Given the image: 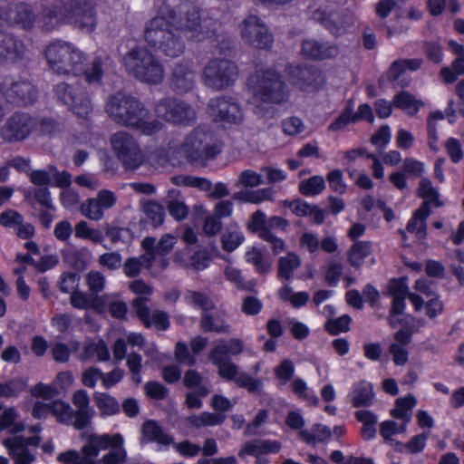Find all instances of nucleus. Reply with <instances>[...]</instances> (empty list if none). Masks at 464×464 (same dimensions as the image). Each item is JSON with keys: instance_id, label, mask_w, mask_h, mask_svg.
<instances>
[{"instance_id": "2", "label": "nucleus", "mask_w": 464, "mask_h": 464, "mask_svg": "<svg viewBox=\"0 0 464 464\" xmlns=\"http://www.w3.org/2000/svg\"><path fill=\"white\" fill-rule=\"evenodd\" d=\"M44 54L50 68L58 74H83L90 83L101 79V61L95 60L90 69H85L83 53L69 43L53 42L46 46Z\"/></svg>"}, {"instance_id": "14", "label": "nucleus", "mask_w": 464, "mask_h": 464, "mask_svg": "<svg viewBox=\"0 0 464 464\" xmlns=\"http://www.w3.org/2000/svg\"><path fill=\"white\" fill-rule=\"evenodd\" d=\"M242 39L256 48H267L273 37L265 23L256 15H248L239 25Z\"/></svg>"}, {"instance_id": "38", "label": "nucleus", "mask_w": 464, "mask_h": 464, "mask_svg": "<svg viewBox=\"0 0 464 464\" xmlns=\"http://www.w3.org/2000/svg\"><path fill=\"white\" fill-rule=\"evenodd\" d=\"M392 105L408 115L412 116L419 111L423 102L408 92H401L393 97Z\"/></svg>"}, {"instance_id": "58", "label": "nucleus", "mask_w": 464, "mask_h": 464, "mask_svg": "<svg viewBox=\"0 0 464 464\" xmlns=\"http://www.w3.org/2000/svg\"><path fill=\"white\" fill-rule=\"evenodd\" d=\"M420 195L425 199L423 204H426L429 208L430 205L433 207L441 206L442 203L440 200V195L435 188H433L431 182L429 179H421L419 188Z\"/></svg>"}, {"instance_id": "27", "label": "nucleus", "mask_w": 464, "mask_h": 464, "mask_svg": "<svg viewBox=\"0 0 464 464\" xmlns=\"http://www.w3.org/2000/svg\"><path fill=\"white\" fill-rule=\"evenodd\" d=\"M315 20L320 21L332 34L341 35L351 28L354 24L352 15L345 14L339 16L336 14H329L324 11H317L314 13Z\"/></svg>"}, {"instance_id": "62", "label": "nucleus", "mask_w": 464, "mask_h": 464, "mask_svg": "<svg viewBox=\"0 0 464 464\" xmlns=\"http://www.w3.org/2000/svg\"><path fill=\"white\" fill-rule=\"evenodd\" d=\"M30 392L34 397L49 400L58 395L59 390L53 382L50 384L39 382L31 388Z\"/></svg>"}, {"instance_id": "26", "label": "nucleus", "mask_w": 464, "mask_h": 464, "mask_svg": "<svg viewBox=\"0 0 464 464\" xmlns=\"http://www.w3.org/2000/svg\"><path fill=\"white\" fill-rule=\"evenodd\" d=\"M289 81L304 91H312L321 84V75L308 68L291 66L288 69Z\"/></svg>"}, {"instance_id": "15", "label": "nucleus", "mask_w": 464, "mask_h": 464, "mask_svg": "<svg viewBox=\"0 0 464 464\" xmlns=\"http://www.w3.org/2000/svg\"><path fill=\"white\" fill-rule=\"evenodd\" d=\"M208 113L215 121L224 124H239L243 120V113L238 104L227 98L210 100Z\"/></svg>"}, {"instance_id": "9", "label": "nucleus", "mask_w": 464, "mask_h": 464, "mask_svg": "<svg viewBox=\"0 0 464 464\" xmlns=\"http://www.w3.org/2000/svg\"><path fill=\"white\" fill-rule=\"evenodd\" d=\"M175 244L176 238L170 235H164L157 244L154 237H146L142 240L141 246L145 251L142 259L153 276L166 268L168 261L164 256Z\"/></svg>"}, {"instance_id": "28", "label": "nucleus", "mask_w": 464, "mask_h": 464, "mask_svg": "<svg viewBox=\"0 0 464 464\" xmlns=\"http://www.w3.org/2000/svg\"><path fill=\"white\" fill-rule=\"evenodd\" d=\"M409 299L416 312H420L424 309L426 316L430 319L436 318L443 312V303L436 294L425 298L417 294L411 293Z\"/></svg>"}, {"instance_id": "37", "label": "nucleus", "mask_w": 464, "mask_h": 464, "mask_svg": "<svg viewBox=\"0 0 464 464\" xmlns=\"http://www.w3.org/2000/svg\"><path fill=\"white\" fill-rule=\"evenodd\" d=\"M417 401L412 395H407L403 398H398L394 408L391 411V415L408 424L411 420V411L415 407Z\"/></svg>"}, {"instance_id": "11", "label": "nucleus", "mask_w": 464, "mask_h": 464, "mask_svg": "<svg viewBox=\"0 0 464 464\" xmlns=\"http://www.w3.org/2000/svg\"><path fill=\"white\" fill-rule=\"evenodd\" d=\"M113 151L129 169H136L142 164L144 156L137 141L126 131H118L111 138Z\"/></svg>"}, {"instance_id": "39", "label": "nucleus", "mask_w": 464, "mask_h": 464, "mask_svg": "<svg viewBox=\"0 0 464 464\" xmlns=\"http://www.w3.org/2000/svg\"><path fill=\"white\" fill-rule=\"evenodd\" d=\"M299 436L307 444L315 446L327 441L332 437V430L324 424H314L310 430H301Z\"/></svg>"}, {"instance_id": "46", "label": "nucleus", "mask_w": 464, "mask_h": 464, "mask_svg": "<svg viewBox=\"0 0 464 464\" xmlns=\"http://www.w3.org/2000/svg\"><path fill=\"white\" fill-rule=\"evenodd\" d=\"M245 240V237L237 224H230L221 236L222 246L226 251L237 249Z\"/></svg>"}, {"instance_id": "5", "label": "nucleus", "mask_w": 464, "mask_h": 464, "mask_svg": "<svg viewBox=\"0 0 464 464\" xmlns=\"http://www.w3.org/2000/svg\"><path fill=\"white\" fill-rule=\"evenodd\" d=\"M82 440L85 441L82 448L83 456H81L76 450H68L58 455L57 459L62 464H96V458L100 451L108 447L116 448L124 443L123 437L119 434H103L84 432L81 435Z\"/></svg>"}, {"instance_id": "1", "label": "nucleus", "mask_w": 464, "mask_h": 464, "mask_svg": "<svg viewBox=\"0 0 464 464\" xmlns=\"http://www.w3.org/2000/svg\"><path fill=\"white\" fill-rule=\"evenodd\" d=\"M175 4L176 0H168L160 6L158 14L148 23L144 33L148 44L169 57L179 56L184 50V44L179 40V35L175 34L174 30L180 31L187 38L194 41H202L210 34L208 30H202L203 25L198 23V10L188 3L180 6V12H186L187 17L176 21L170 10ZM208 24V22L204 21V27Z\"/></svg>"}, {"instance_id": "40", "label": "nucleus", "mask_w": 464, "mask_h": 464, "mask_svg": "<svg viewBox=\"0 0 464 464\" xmlns=\"http://www.w3.org/2000/svg\"><path fill=\"white\" fill-rule=\"evenodd\" d=\"M422 60L420 58L395 61L390 67L388 76L392 81H399L408 72H415L420 68Z\"/></svg>"}, {"instance_id": "48", "label": "nucleus", "mask_w": 464, "mask_h": 464, "mask_svg": "<svg viewBox=\"0 0 464 464\" xmlns=\"http://www.w3.org/2000/svg\"><path fill=\"white\" fill-rule=\"evenodd\" d=\"M301 265L300 257L295 253H288L285 256H282L278 263V277L281 279L290 280L295 269Z\"/></svg>"}, {"instance_id": "4", "label": "nucleus", "mask_w": 464, "mask_h": 464, "mask_svg": "<svg viewBox=\"0 0 464 464\" xmlns=\"http://www.w3.org/2000/svg\"><path fill=\"white\" fill-rule=\"evenodd\" d=\"M38 23L47 31L61 23H74L87 31H92L95 26L93 3L91 0H73L70 7L46 9Z\"/></svg>"}, {"instance_id": "25", "label": "nucleus", "mask_w": 464, "mask_h": 464, "mask_svg": "<svg viewBox=\"0 0 464 464\" xmlns=\"http://www.w3.org/2000/svg\"><path fill=\"white\" fill-rule=\"evenodd\" d=\"M389 294L392 296V315L390 324L394 327L397 323L396 315L401 314L405 309V298L411 295L405 279H393L389 284Z\"/></svg>"}, {"instance_id": "17", "label": "nucleus", "mask_w": 464, "mask_h": 464, "mask_svg": "<svg viewBox=\"0 0 464 464\" xmlns=\"http://www.w3.org/2000/svg\"><path fill=\"white\" fill-rule=\"evenodd\" d=\"M117 201L115 194L107 189L100 190L96 198L85 200L80 207L81 213L87 218L98 221L102 218L104 211L111 208Z\"/></svg>"}, {"instance_id": "45", "label": "nucleus", "mask_w": 464, "mask_h": 464, "mask_svg": "<svg viewBox=\"0 0 464 464\" xmlns=\"http://www.w3.org/2000/svg\"><path fill=\"white\" fill-rule=\"evenodd\" d=\"M18 413L14 407H5L0 402V430L12 428L14 433L24 430V425L21 422L16 423Z\"/></svg>"}, {"instance_id": "59", "label": "nucleus", "mask_w": 464, "mask_h": 464, "mask_svg": "<svg viewBox=\"0 0 464 464\" xmlns=\"http://www.w3.org/2000/svg\"><path fill=\"white\" fill-rule=\"evenodd\" d=\"M22 53V44L14 37L7 34H0V55L12 57Z\"/></svg>"}, {"instance_id": "30", "label": "nucleus", "mask_w": 464, "mask_h": 464, "mask_svg": "<svg viewBox=\"0 0 464 464\" xmlns=\"http://www.w3.org/2000/svg\"><path fill=\"white\" fill-rule=\"evenodd\" d=\"M408 424L395 420H384L380 424V434L386 443L398 451H401L403 444L393 439V436L402 434L407 431Z\"/></svg>"}, {"instance_id": "51", "label": "nucleus", "mask_w": 464, "mask_h": 464, "mask_svg": "<svg viewBox=\"0 0 464 464\" xmlns=\"http://www.w3.org/2000/svg\"><path fill=\"white\" fill-rule=\"evenodd\" d=\"M51 414L53 415L59 422L73 425L75 413L70 404L57 400L51 403Z\"/></svg>"}, {"instance_id": "29", "label": "nucleus", "mask_w": 464, "mask_h": 464, "mask_svg": "<svg viewBox=\"0 0 464 464\" xmlns=\"http://www.w3.org/2000/svg\"><path fill=\"white\" fill-rule=\"evenodd\" d=\"M281 449V443L271 440H256L246 443L239 451L240 457L246 455L258 456L269 453H277Z\"/></svg>"}, {"instance_id": "44", "label": "nucleus", "mask_w": 464, "mask_h": 464, "mask_svg": "<svg viewBox=\"0 0 464 464\" xmlns=\"http://www.w3.org/2000/svg\"><path fill=\"white\" fill-rule=\"evenodd\" d=\"M97 358L100 362H106L110 359V352L107 344L102 340L90 341L85 343L82 360Z\"/></svg>"}, {"instance_id": "43", "label": "nucleus", "mask_w": 464, "mask_h": 464, "mask_svg": "<svg viewBox=\"0 0 464 464\" xmlns=\"http://www.w3.org/2000/svg\"><path fill=\"white\" fill-rule=\"evenodd\" d=\"M28 380L26 378L15 377L5 380L0 382V397H18L27 389Z\"/></svg>"}, {"instance_id": "31", "label": "nucleus", "mask_w": 464, "mask_h": 464, "mask_svg": "<svg viewBox=\"0 0 464 464\" xmlns=\"http://www.w3.org/2000/svg\"><path fill=\"white\" fill-rule=\"evenodd\" d=\"M302 53L311 59H324L334 56L337 53V48L333 45L320 44L315 40L307 39L303 42Z\"/></svg>"}, {"instance_id": "24", "label": "nucleus", "mask_w": 464, "mask_h": 464, "mask_svg": "<svg viewBox=\"0 0 464 464\" xmlns=\"http://www.w3.org/2000/svg\"><path fill=\"white\" fill-rule=\"evenodd\" d=\"M133 307L139 318L147 327L154 326L159 330L168 329L169 325L168 314L162 311H155L150 314L142 297H138L133 301Z\"/></svg>"}, {"instance_id": "8", "label": "nucleus", "mask_w": 464, "mask_h": 464, "mask_svg": "<svg viewBox=\"0 0 464 464\" xmlns=\"http://www.w3.org/2000/svg\"><path fill=\"white\" fill-rule=\"evenodd\" d=\"M254 95V102H280L287 96L284 83L273 71L252 76L248 82Z\"/></svg>"}, {"instance_id": "50", "label": "nucleus", "mask_w": 464, "mask_h": 464, "mask_svg": "<svg viewBox=\"0 0 464 464\" xmlns=\"http://www.w3.org/2000/svg\"><path fill=\"white\" fill-rule=\"evenodd\" d=\"M299 191L306 197H314L323 192L325 188V181L322 176L314 175L309 179H303L299 185Z\"/></svg>"}, {"instance_id": "7", "label": "nucleus", "mask_w": 464, "mask_h": 464, "mask_svg": "<svg viewBox=\"0 0 464 464\" xmlns=\"http://www.w3.org/2000/svg\"><path fill=\"white\" fill-rule=\"evenodd\" d=\"M180 150L190 160L204 162L220 151V144L204 127H198L184 140Z\"/></svg>"}, {"instance_id": "6", "label": "nucleus", "mask_w": 464, "mask_h": 464, "mask_svg": "<svg viewBox=\"0 0 464 464\" xmlns=\"http://www.w3.org/2000/svg\"><path fill=\"white\" fill-rule=\"evenodd\" d=\"M123 64L129 73L141 82L157 84L163 80L162 66L143 48L131 50L124 57Z\"/></svg>"}, {"instance_id": "10", "label": "nucleus", "mask_w": 464, "mask_h": 464, "mask_svg": "<svg viewBox=\"0 0 464 464\" xmlns=\"http://www.w3.org/2000/svg\"><path fill=\"white\" fill-rule=\"evenodd\" d=\"M222 349V347H215L209 354V360L218 366L219 375L224 379L234 381L237 385L246 388L249 392L259 391L262 382L239 372L236 364L219 355Z\"/></svg>"}, {"instance_id": "35", "label": "nucleus", "mask_w": 464, "mask_h": 464, "mask_svg": "<svg viewBox=\"0 0 464 464\" xmlns=\"http://www.w3.org/2000/svg\"><path fill=\"white\" fill-rule=\"evenodd\" d=\"M194 83V73L190 65L186 63L179 64L173 72V84L178 92H184L190 90Z\"/></svg>"}, {"instance_id": "42", "label": "nucleus", "mask_w": 464, "mask_h": 464, "mask_svg": "<svg viewBox=\"0 0 464 464\" xmlns=\"http://www.w3.org/2000/svg\"><path fill=\"white\" fill-rule=\"evenodd\" d=\"M93 400L102 417L111 416L120 412L118 401L108 393L96 392L93 394Z\"/></svg>"}, {"instance_id": "12", "label": "nucleus", "mask_w": 464, "mask_h": 464, "mask_svg": "<svg viewBox=\"0 0 464 464\" xmlns=\"http://www.w3.org/2000/svg\"><path fill=\"white\" fill-rule=\"evenodd\" d=\"M205 83L215 90L229 86L237 77V68L233 63L226 59H213L204 69Z\"/></svg>"}, {"instance_id": "20", "label": "nucleus", "mask_w": 464, "mask_h": 464, "mask_svg": "<svg viewBox=\"0 0 464 464\" xmlns=\"http://www.w3.org/2000/svg\"><path fill=\"white\" fill-rule=\"evenodd\" d=\"M73 405L77 408L73 426L77 430H82L88 426L95 415V411L90 406V398L86 391H76L72 398Z\"/></svg>"}, {"instance_id": "54", "label": "nucleus", "mask_w": 464, "mask_h": 464, "mask_svg": "<svg viewBox=\"0 0 464 464\" xmlns=\"http://www.w3.org/2000/svg\"><path fill=\"white\" fill-rule=\"evenodd\" d=\"M186 304L207 313L214 307L212 300L204 293L188 290L184 295Z\"/></svg>"}, {"instance_id": "34", "label": "nucleus", "mask_w": 464, "mask_h": 464, "mask_svg": "<svg viewBox=\"0 0 464 464\" xmlns=\"http://www.w3.org/2000/svg\"><path fill=\"white\" fill-rule=\"evenodd\" d=\"M430 214L429 207L423 204L417 209L409 221L407 226V233L414 234L416 238L422 240L426 237V224L425 220Z\"/></svg>"}, {"instance_id": "23", "label": "nucleus", "mask_w": 464, "mask_h": 464, "mask_svg": "<svg viewBox=\"0 0 464 464\" xmlns=\"http://www.w3.org/2000/svg\"><path fill=\"white\" fill-rule=\"evenodd\" d=\"M110 297L107 295H92L76 290L71 295V304L77 309L93 310L95 313L102 314L105 312L106 304Z\"/></svg>"}, {"instance_id": "64", "label": "nucleus", "mask_w": 464, "mask_h": 464, "mask_svg": "<svg viewBox=\"0 0 464 464\" xmlns=\"http://www.w3.org/2000/svg\"><path fill=\"white\" fill-rule=\"evenodd\" d=\"M80 276L76 273H63L60 278V290L63 293H72L78 289Z\"/></svg>"}, {"instance_id": "63", "label": "nucleus", "mask_w": 464, "mask_h": 464, "mask_svg": "<svg viewBox=\"0 0 464 464\" xmlns=\"http://www.w3.org/2000/svg\"><path fill=\"white\" fill-rule=\"evenodd\" d=\"M85 281L89 291L92 295H98L105 286V278L103 275L97 271H91L86 275Z\"/></svg>"}, {"instance_id": "49", "label": "nucleus", "mask_w": 464, "mask_h": 464, "mask_svg": "<svg viewBox=\"0 0 464 464\" xmlns=\"http://www.w3.org/2000/svg\"><path fill=\"white\" fill-rule=\"evenodd\" d=\"M175 259L183 266L192 268L196 271L204 270L209 265V256L205 251H198L188 259L183 258L181 254L176 253Z\"/></svg>"}, {"instance_id": "13", "label": "nucleus", "mask_w": 464, "mask_h": 464, "mask_svg": "<svg viewBox=\"0 0 464 464\" xmlns=\"http://www.w3.org/2000/svg\"><path fill=\"white\" fill-rule=\"evenodd\" d=\"M55 93L59 101L79 117H86L92 111L91 100L79 87L65 82L56 85Z\"/></svg>"}, {"instance_id": "61", "label": "nucleus", "mask_w": 464, "mask_h": 464, "mask_svg": "<svg viewBox=\"0 0 464 464\" xmlns=\"http://www.w3.org/2000/svg\"><path fill=\"white\" fill-rule=\"evenodd\" d=\"M90 256L87 248L70 250L64 254V261L77 269H82L84 267Z\"/></svg>"}, {"instance_id": "41", "label": "nucleus", "mask_w": 464, "mask_h": 464, "mask_svg": "<svg viewBox=\"0 0 464 464\" xmlns=\"http://www.w3.org/2000/svg\"><path fill=\"white\" fill-rule=\"evenodd\" d=\"M233 198L243 203L260 204L273 199L274 190L270 188L256 190H241L237 192Z\"/></svg>"}, {"instance_id": "52", "label": "nucleus", "mask_w": 464, "mask_h": 464, "mask_svg": "<svg viewBox=\"0 0 464 464\" xmlns=\"http://www.w3.org/2000/svg\"><path fill=\"white\" fill-rule=\"evenodd\" d=\"M7 20L18 24L24 28H29L33 24L34 16L31 8L25 4H21L14 10L10 11Z\"/></svg>"}, {"instance_id": "18", "label": "nucleus", "mask_w": 464, "mask_h": 464, "mask_svg": "<svg viewBox=\"0 0 464 464\" xmlns=\"http://www.w3.org/2000/svg\"><path fill=\"white\" fill-rule=\"evenodd\" d=\"M34 125V120L26 114H14L0 130L1 137L6 141H19L28 137Z\"/></svg>"}, {"instance_id": "47", "label": "nucleus", "mask_w": 464, "mask_h": 464, "mask_svg": "<svg viewBox=\"0 0 464 464\" xmlns=\"http://www.w3.org/2000/svg\"><path fill=\"white\" fill-rule=\"evenodd\" d=\"M356 419L362 423L361 434L364 440H372L376 434L377 416L367 410L358 411L355 413Z\"/></svg>"}, {"instance_id": "32", "label": "nucleus", "mask_w": 464, "mask_h": 464, "mask_svg": "<svg viewBox=\"0 0 464 464\" xmlns=\"http://www.w3.org/2000/svg\"><path fill=\"white\" fill-rule=\"evenodd\" d=\"M127 344L131 348L142 347L145 340L140 334L130 333L126 338H119L112 346L113 357L117 362H121L126 357Z\"/></svg>"}, {"instance_id": "53", "label": "nucleus", "mask_w": 464, "mask_h": 464, "mask_svg": "<svg viewBox=\"0 0 464 464\" xmlns=\"http://www.w3.org/2000/svg\"><path fill=\"white\" fill-rule=\"evenodd\" d=\"M291 388L300 399L304 400L309 405H318L319 399L317 395L308 387L304 380L301 378L295 379L291 383Z\"/></svg>"}, {"instance_id": "57", "label": "nucleus", "mask_w": 464, "mask_h": 464, "mask_svg": "<svg viewBox=\"0 0 464 464\" xmlns=\"http://www.w3.org/2000/svg\"><path fill=\"white\" fill-rule=\"evenodd\" d=\"M245 258L247 263L253 264L260 273H266L272 267V262L266 260L262 251L256 246L251 247L246 252Z\"/></svg>"}, {"instance_id": "22", "label": "nucleus", "mask_w": 464, "mask_h": 464, "mask_svg": "<svg viewBox=\"0 0 464 464\" xmlns=\"http://www.w3.org/2000/svg\"><path fill=\"white\" fill-rule=\"evenodd\" d=\"M154 442L159 450H164L174 443L171 435L163 430V429L154 420H147L141 427L140 443Z\"/></svg>"}, {"instance_id": "36", "label": "nucleus", "mask_w": 464, "mask_h": 464, "mask_svg": "<svg viewBox=\"0 0 464 464\" xmlns=\"http://www.w3.org/2000/svg\"><path fill=\"white\" fill-rule=\"evenodd\" d=\"M372 254V244L368 241H357L348 251V261L352 266L361 267L365 259Z\"/></svg>"}, {"instance_id": "16", "label": "nucleus", "mask_w": 464, "mask_h": 464, "mask_svg": "<svg viewBox=\"0 0 464 464\" xmlns=\"http://www.w3.org/2000/svg\"><path fill=\"white\" fill-rule=\"evenodd\" d=\"M159 117L175 124H186L195 118V111L186 103L174 99L161 101L156 106Z\"/></svg>"}, {"instance_id": "19", "label": "nucleus", "mask_w": 464, "mask_h": 464, "mask_svg": "<svg viewBox=\"0 0 464 464\" xmlns=\"http://www.w3.org/2000/svg\"><path fill=\"white\" fill-rule=\"evenodd\" d=\"M30 180L38 188L54 185L64 188L71 184V175L68 172H59L54 167L44 170H34L30 173Z\"/></svg>"}, {"instance_id": "60", "label": "nucleus", "mask_w": 464, "mask_h": 464, "mask_svg": "<svg viewBox=\"0 0 464 464\" xmlns=\"http://www.w3.org/2000/svg\"><path fill=\"white\" fill-rule=\"evenodd\" d=\"M11 92L18 96L24 104L32 103L36 99L35 88L27 82L14 83Z\"/></svg>"}, {"instance_id": "21", "label": "nucleus", "mask_w": 464, "mask_h": 464, "mask_svg": "<svg viewBox=\"0 0 464 464\" xmlns=\"http://www.w3.org/2000/svg\"><path fill=\"white\" fill-rule=\"evenodd\" d=\"M39 442L40 439L38 437L26 440L23 437H14L5 440L4 445L15 459L14 464H30L34 460V456L29 452L27 446H36Z\"/></svg>"}, {"instance_id": "56", "label": "nucleus", "mask_w": 464, "mask_h": 464, "mask_svg": "<svg viewBox=\"0 0 464 464\" xmlns=\"http://www.w3.org/2000/svg\"><path fill=\"white\" fill-rule=\"evenodd\" d=\"M75 237L88 239L93 243H102L103 240L102 233L96 228L91 227L86 221H80L74 227Z\"/></svg>"}, {"instance_id": "33", "label": "nucleus", "mask_w": 464, "mask_h": 464, "mask_svg": "<svg viewBox=\"0 0 464 464\" xmlns=\"http://www.w3.org/2000/svg\"><path fill=\"white\" fill-rule=\"evenodd\" d=\"M354 407L369 406L373 401L372 385L368 382H361L354 384L349 394Z\"/></svg>"}, {"instance_id": "55", "label": "nucleus", "mask_w": 464, "mask_h": 464, "mask_svg": "<svg viewBox=\"0 0 464 464\" xmlns=\"http://www.w3.org/2000/svg\"><path fill=\"white\" fill-rule=\"evenodd\" d=\"M225 416L218 413L202 412L199 415H193L188 418V422L196 428L204 426H217L220 425L225 420Z\"/></svg>"}, {"instance_id": "3", "label": "nucleus", "mask_w": 464, "mask_h": 464, "mask_svg": "<svg viewBox=\"0 0 464 464\" xmlns=\"http://www.w3.org/2000/svg\"><path fill=\"white\" fill-rule=\"evenodd\" d=\"M106 111L118 123L133 128L145 135H152L162 127L160 121L151 119L140 102L123 93L110 97L106 103Z\"/></svg>"}]
</instances>
